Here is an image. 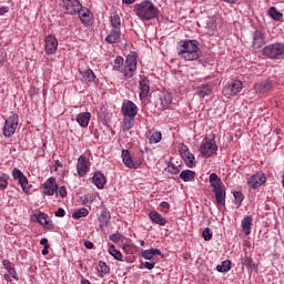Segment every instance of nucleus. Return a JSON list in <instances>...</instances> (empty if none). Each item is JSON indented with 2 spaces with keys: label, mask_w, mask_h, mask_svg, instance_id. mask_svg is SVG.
<instances>
[{
  "label": "nucleus",
  "mask_w": 284,
  "mask_h": 284,
  "mask_svg": "<svg viewBox=\"0 0 284 284\" xmlns=\"http://www.w3.org/2000/svg\"><path fill=\"white\" fill-rule=\"evenodd\" d=\"M3 267L8 271V270H12V264L10 263L9 260H3L2 262Z\"/></svg>",
  "instance_id": "obj_56"
},
{
  "label": "nucleus",
  "mask_w": 284,
  "mask_h": 284,
  "mask_svg": "<svg viewBox=\"0 0 284 284\" xmlns=\"http://www.w3.org/2000/svg\"><path fill=\"white\" fill-rule=\"evenodd\" d=\"M180 179H182V181H184V183H189L194 181V179H196V172L192 171V170H183L180 173Z\"/></svg>",
  "instance_id": "obj_31"
},
{
  "label": "nucleus",
  "mask_w": 284,
  "mask_h": 284,
  "mask_svg": "<svg viewBox=\"0 0 284 284\" xmlns=\"http://www.w3.org/2000/svg\"><path fill=\"white\" fill-rule=\"evenodd\" d=\"M149 219L154 223L155 225H161L162 227H165L168 225V220L161 215L158 211H151L149 213Z\"/></svg>",
  "instance_id": "obj_20"
},
{
  "label": "nucleus",
  "mask_w": 284,
  "mask_h": 284,
  "mask_svg": "<svg viewBox=\"0 0 284 284\" xmlns=\"http://www.w3.org/2000/svg\"><path fill=\"white\" fill-rule=\"evenodd\" d=\"M57 48H59V41L54 36H48L45 38V53L54 54L57 52Z\"/></svg>",
  "instance_id": "obj_18"
},
{
  "label": "nucleus",
  "mask_w": 284,
  "mask_h": 284,
  "mask_svg": "<svg viewBox=\"0 0 284 284\" xmlns=\"http://www.w3.org/2000/svg\"><path fill=\"white\" fill-rule=\"evenodd\" d=\"M242 90H243V82L240 80H235L223 88V94L224 97H227V98L236 97V94L241 93Z\"/></svg>",
  "instance_id": "obj_9"
},
{
  "label": "nucleus",
  "mask_w": 284,
  "mask_h": 284,
  "mask_svg": "<svg viewBox=\"0 0 284 284\" xmlns=\"http://www.w3.org/2000/svg\"><path fill=\"white\" fill-rule=\"evenodd\" d=\"M162 110H170L172 108V93L165 91L160 94Z\"/></svg>",
  "instance_id": "obj_22"
},
{
  "label": "nucleus",
  "mask_w": 284,
  "mask_h": 284,
  "mask_svg": "<svg viewBox=\"0 0 284 284\" xmlns=\"http://www.w3.org/2000/svg\"><path fill=\"white\" fill-rule=\"evenodd\" d=\"M252 223H254V217H252V215L245 216L242 220L241 227L245 236H250V234H252Z\"/></svg>",
  "instance_id": "obj_23"
},
{
  "label": "nucleus",
  "mask_w": 284,
  "mask_h": 284,
  "mask_svg": "<svg viewBox=\"0 0 284 284\" xmlns=\"http://www.w3.org/2000/svg\"><path fill=\"white\" fill-rule=\"evenodd\" d=\"M40 245H43V247H50V245L48 243V239H45V237L40 240Z\"/></svg>",
  "instance_id": "obj_58"
},
{
  "label": "nucleus",
  "mask_w": 284,
  "mask_h": 284,
  "mask_svg": "<svg viewBox=\"0 0 284 284\" xmlns=\"http://www.w3.org/2000/svg\"><path fill=\"white\" fill-rule=\"evenodd\" d=\"M139 114V106L131 100H124L122 102V115L123 116H136Z\"/></svg>",
  "instance_id": "obj_12"
},
{
  "label": "nucleus",
  "mask_w": 284,
  "mask_h": 284,
  "mask_svg": "<svg viewBox=\"0 0 284 284\" xmlns=\"http://www.w3.org/2000/svg\"><path fill=\"white\" fill-rule=\"evenodd\" d=\"M182 159L187 168H196V158L191 152L186 153Z\"/></svg>",
  "instance_id": "obj_35"
},
{
  "label": "nucleus",
  "mask_w": 284,
  "mask_h": 284,
  "mask_svg": "<svg viewBox=\"0 0 284 284\" xmlns=\"http://www.w3.org/2000/svg\"><path fill=\"white\" fill-rule=\"evenodd\" d=\"M111 26L113 30H121V17L119 14L111 16Z\"/></svg>",
  "instance_id": "obj_40"
},
{
  "label": "nucleus",
  "mask_w": 284,
  "mask_h": 284,
  "mask_svg": "<svg viewBox=\"0 0 284 284\" xmlns=\"http://www.w3.org/2000/svg\"><path fill=\"white\" fill-rule=\"evenodd\" d=\"M111 217L112 216L110 214V211L104 210L101 212L100 216L98 217L101 230H103V227H108Z\"/></svg>",
  "instance_id": "obj_30"
},
{
  "label": "nucleus",
  "mask_w": 284,
  "mask_h": 284,
  "mask_svg": "<svg viewBox=\"0 0 284 284\" xmlns=\"http://www.w3.org/2000/svg\"><path fill=\"white\" fill-rule=\"evenodd\" d=\"M17 128H19V114L13 113L4 122L3 136H6V139H11V136H14Z\"/></svg>",
  "instance_id": "obj_5"
},
{
  "label": "nucleus",
  "mask_w": 284,
  "mask_h": 284,
  "mask_svg": "<svg viewBox=\"0 0 284 284\" xmlns=\"http://www.w3.org/2000/svg\"><path fill=\"white\" fill-rule=\"evenodd\" d=\"M55 166L57 168H63V163L59 160L55 161Z\"/></svg>",
  "instance_id": "obj_63"
},
{
  "label": "nucleus",
  "mask_w": 284,
  "mask_h": 284,
  "mask_svg": "<svg viewBox=\"0 0 284 284\" xmlns=\"http://www.w3.org/2000/svg\"><path fill=\"white\" fill-rule=\"evenodd\" d=\"M99 267H100V276L103 277L105 274H110V266L103 261L99 262Z\"/></svg>",
  "instance_id": "obj_41"
},
{
  "label": "nucleus",
  "mask_w": 284,
  "mask_h": 284,
  "mask_svg": "<svg viewBox=\"0 0 284 284\" xmlns=\"http://www.w3.org/2000/svg\"><path fill=\"white\" fill-rule=\"evenodd\" d=\"M136 0H122V3H125L126 6H132Z\"/></svg>",
  "instance_id": "obj_61"
},
{
  "label": "nucleus",
  "mask_w": 284,
  "mask_h": 284,
  "mask_svg": "<svg viewBox=\"0 0 284 284\" xmlns=\"http://www.w3.org/2000/svg\"><path fill=\"white\" fill-rule=\"evenodd\" d=\"M90 119H92L90 112H82L77 115L75 121L79 123L80 128H88V125H90Z\"/></svg>",
  "instance_id": "obj_25"
},
{
  "label": "nucleus",
  "mask_w": 284,
  "mask_h": 284,
  "mask_svg": "<svg viewBox=\"0 0 284 284\" xmlns=\"http://www.w3.org/2000/svg\"><path fill=\"white\" fill-rule=\"evenodd\" d=\"M122 161L125 168H129V170H139V168H141V164L143 163V161L141 160L134 161L132 159V155H130V151L125 149L122 150Z\"/></svg>",
  "instance_id": "obj_11"
},
{
  "label": "nucleus",
  "mask_w": 284,
  "mask_h": 284,
  "mask_svg": "<svg viewBox=\"0 0 284 284\" xmlns=\"http://www.w3.org/2000/svg\"><path fill=\"white\" fill-rule=\"evenodd\" d=\"M9 179H10V176L8 174H3L2 176H0V190L1 191L6 190V187H8Z\"/></svg>",
  "instance_id": "obj_45"
},
{
  "label": "nucleus",
  "mask_w": 284,
  "mask_h": 284,
  "mask_svg": "<svg viewBox=\"0 0 284 284\" xmlns=\"http://www.w3.org/2000/svg\"><path fill=\"white\" fill-rule=\"evenodd\" d=\"M242 263L251 270H254V267H256V264H254V260H252V257L247 255H245Z\"/></svg>",
  "instance_id": "obj_43"
},
{
  "label": "nucleus",
  "mask_w": 284,
  "mask_h": 284,
  "mask_svg": "<svg viewBox=\"0 0 284 284\" xmlns=\"http://www.w3.org/2000/svg\"><path fill=\"white\" fill-rule=\"evenodd\" d=\"M215 194V201L221 207H225V186L222 189L213 190Z\"/></svg>",
  "instance_id": "obj_29"
},
{
  "label": "nucleus",
  "mask_w": 284,
  "mask_h": 284,
  "mask_svg": "<svg viewBox=\"0 0 284 284\" xmlns=\"http://www.w3.org/2000/svg\"><path fill=\"white\" fill-rule=\"evenodd\" d=\"M134 125H136V115H123L121 126L123 132H130Z\"/></svg>",
  "instance_id": "obj_19"
},
{
  "label": "nucleus",
  "mask_w": 284,
  "mask_h": 284,
  "mask_svg": "<svg viewBox=\"0 0 284 284\" xmlns=\"http://www.w3.org/2000/svg\"><path fill=\"white\" fill-rule=\"evenodd\" d=\"M92 183L95 185V187H98V190H103L108 181L105 180V175L98 171L93 174Z\"/></svg>",
  "instance_id": "obj_24"
},
{
  "label": "nucleus",
  "mask_w": 284,
  "mask_h": 284,
  "mask_svg": "<svg viewBox=\"0 0 284 284\" xmlns=\"http://www.w3.org/2000/svg\"><path fill=\"white\" fill-rule=\"evenodd\" d=\"M263 55L272 60L284 59V44L281 42H275L266 45L263 49Z\"/></svg>",
  "instance_id": "obj_4"
},
{
  "label": "nucleus",
  "mask_w": 284,
  "mask_h": 284,
  "mask_svg": "<svg viewBox=\"0 0 284 284\" xmlns=\"http://www.w3.org/2000/svg\"><path fill=\"white\" fill-rule=\"evenodd\" d=\"M50 246H44V248L42 250V255L43 256H48V254H50Z\"/></svg>",
  "instance_id": "obj_60"
},
{
  "label": "nucleus",
  "mask_w": 284,
  "mask_h": 284,
  "mask_svg": "<svg viewBox=\"0 0 284 284\" xmlns=\"http://www.w3.org/2000/svg\"><path fill=\"white\" fill-rule=\"evenodd\" d=\"M216 270L221 273L230 272L232 270V261L225 260L216 266Z\"/></svg>",
  "instance_id": "obj_38"
},
{
  "label": "nucleus",
  "mask_w": 284,
  "mask_h": 284,
  "mask_svg": "<svg viewBox=\"0 0 284 284\" xmlns=\"http://www.w3.org/2000/svg\"><path fill=\"white\" fill-rule=\"evenodd\" d=\"M48 219H50V216H48V214L40 213L37 217V221H38V223H40V225H44V223L48 221Z\"/></svg>",
  "instance_id": "obj_47"
},
{
  "label": "nucleus",
  "mask_w": 284,
  "mask_h": 284,
  "mask_svg": "<svg viewBox=\"0 0 284 284\" xmlns=\"http://www.w3.org/2000/svg\"><path fill=\"white\" fill-rule=\"evenodd\" d=\"M171 205L169 202H161L160 203V209L162 212H168L170 210Z\"/></svg>",
  "instance_id": "obj_51"
},
{
  "label": "nucleus",
  "mask_w": 284,
  "mask_h": 284,
  "mask_svg": "<svg viewBox=\"0 0 284 284\" xmlns=\"http://www.w3.org/2000/svg\"><path fill=\"white\" fill-rule=\"evenodd\" d=\"M265 181H267V178L264 175V173L258 172L247 180V185L252 187V190H258V187H261Z\"/></svg>",
  "instance_id": "obj_13"
},
{
  "label": "nucleus",
  "mask_w": 284,
  "mask_h": 284,
  "mask_svg": "<svg viewBox=\"0 0 284 284\" xmlns=\"http://www.w3.org/2000/svg\"><path fill=\"white\" fill-rule=\"evenodd\" d=\"M106 43H121V30H111L110 33L104 39Z\"/></svg>",
  "instance_id": "obj_26"
},
{
  "label": "nucleus",
  "mask_w": 284,
  "mask_h": 284,
  "mask_svg": "<svg viewBox=\"0 0 284 284\" xmlns=\"http://www.w3.org/2000/svg\"><path fill=\"white\" fill-rule=\"evenodd\" d=\"M77 14L79 16V19L83 26H88L90 21H92V12H90V9L88 7L80 6V9L78 10Z\"/></svg>",
  "instance_id": "obj_17"
},
{
  "label": "nucleus",
  "mask_w": 284,
  "mask_h": 284,
  "mask_svg": "<svg viewBox=\"0 0 284 284\" xmlns=\"http://www.w3.org/2000/svg\"><path fill=\"white\" fill-rule=\"evenodd\" d=\"M209 182H210L211 186L213 187V191L221 190L222 187H225V184H223V181L221 180V178H219V175L216 173L210 174Z\"/></svg>",
  "instance_id": "obj_28"
},
{
  "label": "nucleus",
  "mask_w": 284,
  "mask_h": 284,
  "mask_svg": "<svg viewBox=\"0 0 284 284\" xmlns=\"http://www.w3.org/2000/svg\"><path fill=\"white\" fill-rule=\"evenodd\" d=\"M233 196L235 199V205H237V207H241V204L243 203V201H245V195H243V193H241L240 191H235L233 193Z\"/></svg>",
  "instance_id": "obj_42"
},
{
  "label": "nucleus",
  "mask_w": 284,
  "mask_h": 284,
  "mask_svg": "<svg viewBox=\"0 0 284 284\" xmlns=\"http://www.w3.org/2000/svg\"><path fill=\"white\" fill-rule=\"evenodd\" d=\"M90 214V211H88V209H80L78 211H75L72 214V219H74V221H79V219H84V216H88Z\"/></svg>",
  "instance_id": "obj_39"
},
{
  "label": "nucleus",
  "mask_w": 284,
  "mask_h": 284,
  "mask_svg": "<svg viewBox=\"0 0 284 284\" xmlns=\"http://www.w3.org/2000/svg\"><path fill=\"white\" fill-rule=\"evenodd\" d=\"M133 12L142 21H152V19H156L160 13L159 7H156V4L150 0H144L135 4Z\"/></svg>",
  "instance_id": "obj_3"
},
{
  "label": "nucleus",
  "mask_w": 284,
  "mask_h": 284,
  "mask_svg": "<svg viewBox=\"0 0 284 284\" xmlns=\"http://www.w3.org/2000/svg\"><path fill=\"white\" fill-rule=\"evenodd\" d=\"M109 254H111V256H113L115 261L123 262V254L121 253V251L116 250V246H114V244H111L109 246Z\"/></svg>",
  "instance_id": "obj_36"
},
{
  "label": "nucleus",
  "mask_w": 284,
  "mask_h": 284,
  "mask_svg": "<svg viewBox=\"0 0 284 284\" xmlns=\"http://www.w3.org/2000/svg\"><path fill=\"white\" fill-rule=\"evenodd\" d=\"M12 176L14 181L19 182V185L22 187L24 194H30V187H32V185L28 184V178L26 174H23V172H21L19 169H13Z\"/></svg>",
  "instance_id": "obj_8"
},
{
  "label": "nucleus",
  "mask_w": 284,
  "mask_h": 284,
  "mask_svg": "<svg viewBox=\"0 0 284 284\" xmlns=\"http://www.w3.org/2000/svg\"><path fill=\"white\" fill-rule=\"evenodd\" d=\"M84 247H87V250H93L94 248V243H92L90 241H85L84 242Z\"/></svg>",
  "instance_id": "obj_57"
},
{
  "label": "nucleus",
  "mask_w": 284,
  "mask_h": 284,
  "mask_svg": "<svg viewBox=\"0 0 284 284\" xmlns=\"http://www.w3.org/2000/svg\"><path fill=\"white\" fill-rule=\"evenodd\" d=\"M11 278H12V277H11V275H9V273L4 274V280H7V281H12Z\"/></svg>",
  "instance_id": "obj_64"
},
{
  "label": "nucleus",
  "mask_w": 284,
  "mask_h": 284,
  "mask_svg": "<svg viewBox=\"0 0 284 284\" xmlns=\"http://www.w3.org/2000/svg\"><path fill=\"white\" fill-rule=\"evenodd\" d=\"M136 52H131L125 60L123 57L118 55L113 61L112 70L122 74L123 79H132L136 74Z\"/></svg>",
  "instance_id": "obj_1"
},
{
  "label": "nucleus",
  "mask_w": 284,
  "mask_h": 284,
  "mask_svg": "<svg viewBox=\"0 0 284 284\" xmlns=\"http://www.w3.org/2000/svg\"><path fill=\"white\" fill-rule=\"evenodd\" d=\"M140 94L139 98L141 101H143V99H148V94H150V80L143 75L140 78Z\"/></svg>",
  "instance_id": "obj_16"
},
{
  "label": "nucleus",
  "mask_w": 284,
  "mask_h": 284,
  "mask_svg": "<svg viewBox=\"0 0 284 284\" xmlns=\"http://www.w3.org/2000/svg\"><path fill=\"white\" fill-rule=\"evenodd\" d=\"M219 146L214 139H204L202 145L200 146V152L204 159H210L212 154H216Z\"/></svg>",
  "instance_id": "obj_6"
},
{
  "label": "nucleus",
  "mask_w": 284,
  "mask_h": 284,
  "mask_svg": "<svg viewBox=\"0 0 284 284\" xmlns=\"http://www.w3.org/2000/svg\"><path fill=\"white\" fill-rule=\"evenodd\" d=\"M154 265H156L154 262H144V263H143V266H144L146 270H154Z\"/></svg>",
  "instance_id": "obj_54"
},
{
  "label": "nucleus",
  "mask_w": 284,
  "mask_h": 284,
  "mask_svg": "<svg viewBox=\"0 0 284 284\" xmlns=\"http://www.w3.org/2000/svg\"><path fill=\"white\" fill-rule=\"evenodd\" d=\"M7 272L8 275L11 276V278H13L14 281H19V274H17V270H14V267L9 268Z\"/></svg>",
  "instance_id": "obj_48"
},
{
  "label": "nucleus",
  "mask_w": 284,
  "mask_h": 284,
  "mask_svg": "<svg viewBox=\"0 0 284 284\" xmlns=\"http://www.w3.org/2000/svg\"><path fill=\"white\" fill-rule=\"evenodd\" d=\"M81 284H92V282H90L88 278H82Z\"/></svg>",
  "instance_id": "obj_62"
},
{
  "label": "nucleus",
  "mask_w": 284,
  "mask_h": 284,
  "mask_svg": "<svg viewBox=\"0 0 284 284\" xmlns=\"http://www.w3.org/2000/svg\"><path fill=\"white\" fill-rule=\"evenodd\" d=\"M79 72L84 83H92V81L97 79V75L94 74V71H92V69H79Z\"/></svg>",
  "instance_id": "obj_27"
},
{
  "label": "nucleus",
  "mask_w": 284,
  "mask_h": 284,
  "mask_svg": "<svg viewBox=\"0 0 284 284\" xmlns=\"http://www.w3.org/2000/svg\"><path fill=\"white\" fill-rule=\"evenodd\" d=\"M176 53L184 61H199V59H201L199 40H181L178 43Z\"/></svg>",
  "instance_id": "obj_2"
},
{
  "label": "nucleus",
  "mask_w": 284,
  "mask_h": 284,
  "mask_svg": "<svg viewBox=\"0 0 284 284\" xmlns=\"http://www.w3.org/2000/svg\"><path fill=\"white\" fill-rule=\"evenodd\" d=\"M10 8L8 7H0V17H2V14H6V12H9Z\"/></svg>",
  "instance_id": "obj_59"
},
{
  "label": "nucleus",
  "mask_w": 284,
  "mask_h": 284,
  "mask_svg": "<svg viewBox=\"0 0 284 284\" xmlns=\"http://www.w3.org/2000/svg\"><path fill=\"white\" fill-rule=\"evenodd\" d=\"M81 2L79 0H62L60 7L64 14L77 16L79 10H81Z\"/></svg>",
  "instance_id": "obj_7"
},
{
  "label": "nucleus",
  "mask_w": 284,
  "mask_h": 284,
  "mask_svg": "<svg viewBox=\"0 0 284 284\" xmlns=\"http://www.w3.org/2000/svg\"><path fill=\"white\" fill-rule=\"evenodd\" d=\"M202 236L204 239V241H212V231L210 230V227L204 229V231L202 232Z\"/></svg>",
  "instance_id": "obj_46"
},
{
  "label": "nucleus",
  "mask_w": 284,
  "mask_h": 284,
  "mask_svg": "<svg viewBox=\"0 0 284 284\" xmlns=\"http://www.w3.org/2000/svg\"><path fill=\"white\" fill-rule=\"evenodd\" d=\"M58 192L61 199H65V196H68V190L65 189V186H61L60 189L58 187Z\"/></svg>",
  "instance_id": "obj_52"
},
{
  "label": "nucleus",
  "mask_w": 284,
  "mask_h": 284,
  "mask_svg": "<svg viewBox=\"0 0 284 284\" xmlns=\"http://www.w3.org/2000/svg\"><path fill=\"white\" fill-rule=\"evenodd\" d=\"M45 230H54V223L50 217L44 222V225H42Z\"/></svg>",
  "instance_id": "obj_50"
},
{
  "label": "nucleus",
  "mask_w": 284,
  "mask_h": 284,
  "mask_svg": "<svg viewBox=\"0 0 284 284\" xmlns=\"http://www.w3.org/2000/svg\"><path fill=\"white\" fill-rule=\"evenodd\" d=\"M55 216H58L59 219H63V216H65V210H63L62 207L58 209V211H55Z\"/></svg>",
  "instance_id": "obj_53"
},
{
  "label": "nucleus",
  "mask_w": 284,
  "mask_h": 284,
  "mask_svg": "<svg viewBox=\"0 0 284 284\" xmlns=\"http://www.w3.org/2000/svg\"><path fill=\"white\" fill-rule=\"evenodd\" d=\"M78 175L83 178L88 172H90V161L85 155H80L77 163Z\"/></svg>",
  "instance_id": "obj_14"
},
{
  "label": "nucleus",
  "mask_w": 284,
  "mask_h": 284,
  "mask_svg": "<svg viewBox=\"0 0 284 284\" xmlns=\"http://www.w3.org/2000/svg\"><path fill=\"white\" fill-rule=\"evenodd\" d=\"M154 256H161V250L149 248V250L142 251V257L145 258L146 261H152Z\"/></svg>",
  "instance_id": "obj_32"
},
{
  "label": "nucleus",
  "mask_w": 284,
  "mask_h": 284,
  "mask_svg": "<svg viewBox=\"0 0 284 284\" xmlns=\"http://www.w3.org/2000/svg\"><path fill=\"white\" fill-rule=\"evenodd\" d=\"M122 235L119 233H113L109 236L110 241H112L113 243H119V241H121Z\"/></svg>",
  "instance_id": "obj_49"
},
{
  "label": "nucleus",
  "mask_w": 284,
  "mask_h": 284,
  "mask_svg": "<svg viewBox=\"0 0 284 284\" xmlns=\"http://www.w3.org/2000/svg\"><path fill=\"white\" fill-rule=\"evenodd\" d=\"M265 34L258 30L253 32V48L261 50L265 45Z\"/></svg>",
  "instance_id": "obj_21"
},
{
  "label": "nucleus",
  "mask_w": 284,
  "mask_h": 284,
  "mask_svg": "<svg viewBox=\"0 0 284 284\" xmlns=\"http://www.w3.org/2000/svg\"><path fill=\"white\" fill-rule=\"evenodd\" d=\"M212 93V88H210V84H202L201 87L197 88V94L199 97L205 98L210 97Z\"/></svg>",
  "instance_id": "obj_37"
},
{
  "label": "nucleus",
  "mask_w": 284,
  "mask_h": 284,
  "mask_svg": "<svg viewBox=\"0 0 284 284\" xmlns=\"http://www.w3.org/2000/svg\"><path fill=\"white\" fill-rule=\"evenodd\" d=\"M169 172H170L171 174H179L180 170H179V168H176V166H174V165H170V166H169Z\"/></svg>",
  "instance_id": "obj_55"
},
{
  "label": "nucleus",
  "mask_w": 284,
  "mask_h": 284,
  "mask_svg": "<svg viewBox=\"0 0 284 284\" xmlns=\"http://www.w3.org/2000/svg\"><path fill=\"white\" fill-rule=\"evenodd\" d=\"M268 17L273 19V21L283 22V12L276 10V7H271L267 11Z\"/></svg>",
  "instance_id": "obj_33"
},
{
  "label": "nucleus",
  "mask_w": 284,
  "mask_h": 284,
  "mask_svg": "<svg viewBox=\"0 0 284 284\" xmlns=\"http://www.w3.org/2000/svg\"><path fill=\"white\" fill-rule=\"evenodd\" d=\"M178 150L182 158H184L186 154H190V149L184 143H180L178 145Z\"/></svg>",
  "instance_id": "obj_44"
},
{
  "label": "nucleus",
  "mask_w": 284,
  "mask_h": 284,
  "mask_svg": "<svg viewBox=\"0 0 284 284\" xmlns=\"http://www.w3.org/2000/svg\"><path fill=\"white\" fill-rule=\"evenodd\" d=\"M42 194H44V196H54V194H57V192L59 191L57 179H47L45 182L42 184Z\"/></svg>",
  "instance_id": "obj_10"
},
{
  "label": "nucleus",
  "mask_w": 284,
  "mask_h": 284,
  "mask_svg": "<svg viewBox=\"0 0 284 284\" xmlns=\"http://www.w3.org/2000/svg\"><path fill=\"white\" fill-rule=\"evenodd\" d=\"M273 88L274 82L270 79L255 83L254 85V90L257 94H267V92H272Z\"/></svg>",
  "instance_id": "obj_15"
},
{
  "label": "nucleus",
  "mask_w": 284,
  "mask_h": 284,
  "mask_svg": "<svg viewBox=\"0 0 284 284\" xmlns=\"http://www.w3.org/2000/svg\"><path fill=\"white\" fill-rule=\"evenodd\" d=\"M163 139V133L156 130H151L150 131V136H149V143H161Z\"/></svg>",
  "instance_id": "obj_34"
}]
</instances>
